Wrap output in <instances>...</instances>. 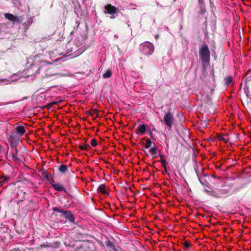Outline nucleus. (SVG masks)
I'll list each match as a JSON object with an SVG mask.
<instances>
[{
	"label": "nucleus",
	"instance_id": "nucleus-1",
	"mask_svg": "<svg viewBox=\"0 0 251 251\" xmlns=\"http://www.w3.org/2000/svg\"><path fill=\"white\" fill-rule=\"evenodd\" d=\"M199 54L200 58L202 61L206 62L209 61L210 58V51L206 45H203L200 48Z\"/></svg>",
	"mask_w": 251,
	"mask_h": 251
},
{
	"label": "nucleus",
	"instance_id": "nucleus-2",
	"mask_svg": "<svg viewBox=\"0 0 251 251\" xmlns=\"http://www.w3.org/2000/svg\"><path fill=\"white\" fill-rule=\"evenodd\" d=\"M140 48L143 53L147 55L151 54L154 50L153 45L149 42H146L141 44Z\"/></svg>",
	"mask_w": 251,
	"mask_h": 251
},
{
	"label": "nucleus",
	"instance_id": "nucleus-3",
	"mask_svg": "<svg viewBox=\"0 0 251 251\" xmlns=\"http://www.w3.org/2000/svg\"><path fill=\"white\" fill-rule=\"evenodd\" d=\"M25 132V130L24 126H18L16 127L14 130L11 132V136L12 137H17L20 138L22 137Z\"/></svg>",
	"mask_w": 251,
	"mask_h": 251
},
{
	"label": "nucleus",
	"instance_id": "nucleus-4",
	"mask_svg": "<svg viewBox=\"0 0 251 251\" xmlns=\"http://www.w3.org/2000/svg\"><path fill=\"white\" fill-rule=\"evenodd\" d=\"M164 121L169 129H171L174 122L173 115L170 112L167 113L164 116Z\"/></svg>",
	"mask_w": 251,
	"mask_h": 251
},
{
	"label": "nucleus",
	"instance_id": "nucleus-5",
	"mask_svg": "<svg viewBox=\"0 0 251 251\" xmlns=\"http://www.w3.org/2000/svg\"><path fill=\"white\" fill-rule=\"evenodd\" d=\"M105 8L107 10V13L109 14H115L117 11L116 7L112 6L111 4L106 5Z\"/></svg>",
	"mask_w": 251,
	"mask_h": 251
},
{
	"label": "nucleus",
	"instance_id": "nucleus-6",
	"mask_svg": "<svg viewBox=\"0 0 251 251\" xmlns=\"http://www.w3.org/2000/svg\"><path fill=\"white\" fill-rule=\"evenodd\" d=\"M4 17L11 22H15L19 21V19L17 16L10 13H5L4 14Z\"/></svg>",
	"mask_w": 251,
	"mask_h": 251
},
{
	"label": "nucleus",
	"instance_id": "nucleus-7",
	"mask_svg": "<svg viewBox=\"0 0 251 251\" xmlns=\"http://www.w3.org/2000/svg\"><path fill=\"white\" fill-rule=\"evenodd\" d=\"M53 188L57 191H65V188L60 183H52Z\"/></svg>",
	"mask_w": 251,
	"mask_h": 251
},
{
	"label": "nucleus",
	"instance_id": "nucleus-8",
	"mask_svg": "<svg viewBox=\"0 0 251 251\" xmlns=\"http://www.w3.org/2000/svg\"><path fill=\"white\" fill-rule=\"evenodd\" d=\"M9 176H1L0 178V185L1 186L7 182L9 180Z\"/></svg>",
	"mask_w": 251,
	"mask_h": 251
},
{
	"label": "nucleus",
	"instance_id": "nucleus-9",
	"mask_svg": "<svg viewBox=\"0 0 251 251\" xmlns=\"http://www.w3.org/2000/svg\"><path fill=\"white\" fill-rule=\"evenodd\" d=\"M98 192H100L103 194H106L107 193L105 186L103 184H101L99 187L98 188Z\"/></svg>",
	"mask_w": 251,
	"mask_h": 251
},
{
	"label": "nucleus",
	"instance_id": "nucleus-10",
	"mask_svg": "<svg viewBox=\"0 0 251 251\" xmlns=\"http://www.w3.org/2000/svg\"><path fill=\"white\" fill-rule=\"evenodd\" d=\"M137 129L141 134H144L146 130V127L145 125H140L138 126Z\"/></svg>",
	"mask_w": 251,
	"mask_h": 251
},
{
	"label": "nucleus",
	"instance_id": "nucleus-11",
	"mask_svg": "<svg viewBox=\"0 0 251 251\" xmlns=\"http://www.w3.org/2000/svg\"><path fill=\"white\" fill-rule=\"evenodd\" d=\"M112 75V72L111 71L108 70L106 71V72L103 75L102 77L104 78H107L111 77Z\"/></svg>",
	"mask_w": 251,
	"mask_h": 251
},
{
	"label": "nucleus",
	"instance_id": "nucleus-12",
	"mask_svg": "<svg viewBox=\"0 0 251 251\" xmlns=\"http://www.w3.org/2000/svg\"><path fill=\"white\" fill-rule=\"evenodd\" d=\"M67 170V167L65 165H61L59 167V171L62 173H65Z\"/></svg>",
	"mask_w": 251,
	"mask_h": 251
},
{
	"label": "nucleus",
	"instance_id": "nucleus-13",
	"mask_svg": "<svg viewBox=\"0 0 251 251\" xmlns=\"http://www.w3.org/2000/svg\"><path fill=\"white\" fill-rule=\"evenodd\" d=\"M151 141L150 140H148L145 144V148L146 149L150 148L151 146Z\"/></svg>",
	"mask_w": 251,
	"mask_h": 251
},
{
	"label": "nucleus",
	"instance_id": "nucleus-14",
	"mask_svg": "<svg viewBox=\"0 0 251 251\" xmlns=\"http://www.w3.org/2000/svg\"><path fill=\"white\" fill-rule=\"evenodd\" d=\"M226 83L228 85H229L232 81V79L231 77H228L226 78Z\"/></svg>",
	"mask_w": 251,
	"mask_h": 251
},
{
	"label": "nucleus",
	"instance_id": "nucleus-15",
	"mask_svg": "<svg viewBox=\"0 0 251 251\" xmlns=\"http://www.w3.org/2000/svg\"><path fill=\"white\" fill-rule=\"evenodd\" d=\"M161 162L162 165L163 167V168H166V160L164 159H161Z\"/></svg>",
	"mask_w": 251,
	"mask_h": 251
},
{
	"label": "nucleus",
	"instance_id": "nucleus-16",
	"mask_svg": "<svg viewBox=\"0 0 251 251\" xmlns=\"http://www.w3.org/2000/svg\"><path fill=\"white\" fill-rule=\"evenodd\" d=\"M91 145L93 147H95L97 145V142L95 139H93L91 141Z\"/></svg>",
	"mask_w": 251,
	"mask_h": 251
},
{
	"label": "nucleus",
	"instance_id": "nucleus-17",
	"mask_svg": "<svg viewBox=\"0 0 251 251\" xmlns=\"http://www.w3.org/2000/svg\"><path fill=\"white\" fill-rule=\"evenodd\" d=\"M150 152L152 154H156L157 153L156 150L154 148L151 149Z\"/></svg>",
	"mask_w": 251,
	"mask_h": 251
},
{
	"label": "nucleus",
	"instance_id": "nucleus-18",
	"mask_svg": "<svg viewBox=\"0 0 251 251\" xmlns=\"http://www.w3.org/2000/svg\"><path fill=\"white\" fill-rule=\"evenodd\" d=\"M80 148L82 150L86 151V150H87L88 149V146H87V145H80Z\"/></svg>",
	"mask_w": 251,
	"mask_h": 251
},
{
	"label": "nucleus",
	"instance_id": "nucleus-19",
	"mask_svg": "<svg viewBox=\"0 0 251 251\" xmlns=\"http://www.w3.org/2000/svg\"><path fill=\"white\" fill-rule=\"evenodd\" d=\"M184 246L186 247V248H189L190 246V244L188 242H186L184 243Z\"/></svg>",
	"mask_w": 251,
	"mask_h": 251
},
{
	"label": "nucleus",
	"instance_id": "nucleus-20",
	"mask_svg": "<svg viewBox=\"0 0 251 251\" xmlns=\"http://www.w3.org/2000/svg\"><path fill=\"white\" fill-rule=\"evenodd\" d=\"M53 210L55 211V210H56V208H53Z\"/></svg>",
	"mask_w": 251,
	"mask_h": 251
}]
</instances>
